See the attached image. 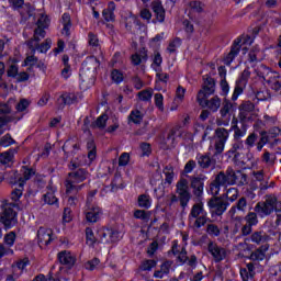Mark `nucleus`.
<instances>
[{
	"label": "nucleus",
	"instance_id": "nucleus-1",
	"mask_svg": "<svg viewBox=\"0 0 281 281\" xmlns=\"http://www.w3.org/2000/svg\"><path fill=\"white\" fill-rule=\"evenodd\" d=\"M89 177V171L85 168H79L71 170V172L68 173L66 178V194H78L82 188H85V184H77L82 183V181H87V178Z\"/></svg>",
	"mask_w": 281,
	"mask_h": 281
},
{
	"label": "nucleus",
	"instance_id": "nucleus-2",
	"mask_svg": "<svg viewBox=\"0 0 281 281\" xmlns=\"http://www.w3.org/2000/svg\"><path fill=\"white\" fill-rule=\"evenodd\" d=\"M225 186H236V171L234 168L228 167L225 171H220L216 176L214 181L210 184L211 194L214 196H218L221 192V187Z\"/></svg>",
	"mask_w": 281,
	"mask_h": 281
},
{
	"label": "nucleus",
	"instance_id": "nucleus-3",
	"mask_svg": "<svg viewBox=\"0 0 281 281\" xmlns=\"http://www.w3.org/2000/svg\"><path fill=\"white\" fill-rule=\"evenodd\" d=\"M95 194H98L97 190L90 191L88 193L86 205L83 209V214L86 216L87 223H99V221L102 218V207L95 203Z\"/></svg>",
	"mask_w": 281,
	"mask_h": 281
},
{
	"label": "nucleus",
	"instance_id": "nucleus-4",
	"mask_svg": "<svg viewBox=\"0 0 281 281\" xmlns=\"http://www.w3.org/2000/svg\"><path fill=\"white\" fill-rule=\"evenodd\" d=\"M207 223H212V220L207 217V211L203 207V202H199L192 205L189 213V224L193 229H201L205 227Z\"/></svg>",
	"mask_w": 281,
	"mask_h": 281
},
{
	"label": "nucleus",
	"instance_id": "nucleus-5",
	"mask_svg": "<svg viewBox=\"0 0 281 281\" xmlns=\"http://www.w3.org/2000/svg\"><path fill=\"white\" fill-rule=\"evenodd\" d=\"M14 207H19L18 203H10L8 201H3L1 205L2 212L0 213V223L4 225L5 229H10V227L16 225V212Z\"/></svg>",
	"mask_w": 281,
	"mask_h": 281
},
{
	"label": "nucleus",
	"instance_id": "nucleus-6",
	"mask_svg": "<svg viewBox=\"0 0 281 281\" xmlns=\"http://www.w3.org/2000/svg\"><path fill=\"white\" fill-rule=\"evenodd\" d=\"M176 194L171 195V203H177L180 201L181 207L186 210L188 207V203H190L191 194H190V187L188 186V181L184 178H181L176 184Z\"/></svg>",
	"mask_w": 281,
	"mask_h": 281
},
{
	"label": "nucleus",
	"instance_id": "nucleus-7",
	"mask_svg": "<svg viewBox=\"0 0 281 281\" xmlns=\"http://www.w3.org/2000/svg\"><path fill=\"white\" fill-rule=\"evenodd\" d=\"M100 67V61L95 56L87 57L82 63L79 76L83 82L92 81L95 78V71Z\"/></svg>",
	"mask_w": 281,
	"mask_h": 281
},
{
	"label": "nucleus",
	"instance_id": "nucleus-8",
	"mask_svg": "<svg viewBox=\"0 0 281 281\" xmlns=\"http://www.w3.org/2000/svg\"><path fill=\"white\" fill-rule=\"evenodd\" d=\"M49 16L46 14H41L36 23L37 27L34 31L33 38L27 42V47H36V43H40L42 38H45V35L47 34L45 30L49 27Z\"/></svg>",
	"mask_w": 281,
	"mask_h": 281
},
{
	"label": "nucleus",
	"instance_id": "nucleus-9",
	"mask_svg": "<svg viewBox=\"0 0 281 281\" xmlns=\"http://www.w3.org/2000/svg\"><path fill=\"white\" fill-rule=\"evenodd\" d=\"M278 203L280 202H278V198L274 195H266V201L258 202L254 210L260 218H265V216H271L273 214Z\"/></svg>",
	"mask_w": 281,
	"mask_h": 281
},
{
	"label": "nucleus",
	"instance_id": "nucleus-10",
	"mask_svg": "<svg viewBox=\"0 0 281 281\" xmlns=\"http://www.w3.org/2000/svg\"><path fill=\"white\" fill-rule=\"evenodd\" d=\"M209 210L212 216H223L229 206V202L222 196H213L207 201Z\"/></svg>",
	"mask_w": 281,
	"mask_h": 281
},
{
	"label": "nucleus",
	"instance_id": "nucleus-11",
	"mask_svg": "<svg viewBox=\"0 0 281 281\" xmlns=\"http://www.w3.org/2000/svg\"><path fill=\"white\" fill-rule=\"evenodd\" d=\"M203 80L204 82L202 89L199 90L196 95L198 102L200 100H205L210 98V95H214V93L216 92V81L214 80V78L206 75L203 77Z\"/></svg>",
	"mask_w": 281,
	"mask_h": 281
},
{
	"label": "nucleus",
	"instance_id": "nucleus-12",
	"mask_svg": "<svg viewBox=\"0 0 281 281\" xmlns=\"http://www.w3.org/2000/svg\"><path fill=\"white\" fill-rule=\"evenodd\" d=\"M10 8L20 12L21 16H32V4L25 3V0H9Z\"/></svg>",
	"mask_w": 281,
	"mask_h": 281
},
{
	"label": "nucleus",
	"instance_id": "nucleus-13",
	"mask_svg": "<svg viewBox=\"0 0 281 281\" xmlns=\"http://www.w3.org/2000/svg\"><path fill=\"white\" fill-rule=\"evenodd\" d=\"M98 236L101 238V243H117V240H120V232L113 228H100Z\"/></svg>",
	"mask_w": 281,
	"mask_h": 281
},
{
	"label": "nucleus",
	"instance_id": "nucleus-14",
	"mask_svg": "<svg viewBox=\"0 0 281 281\" xmlns=\"http://www.w3.org/2000/svg\"><path fill=\"white\" fill-rule=\"evenodd\" d=\"M207 251L213 256L215 262H222V260H225L227 258V250L225 248L218 246L214 241H210L207 244Z\"/></svg>",
	"mask_w": 281,
	"mask_h": 281
},
{
	"label": "nucleus",
	"instance_id": "nucleus-15",
	"mask_svg": "<svg viewBox=\"0 0 281 281\" xmlns=\"http://www.w3.org/2000/svg\"><path fill=\"white\" fill-rule=\"evenodd\" d=\"M207 177L204 175L193 176L191 177V188L193 190L194 196H203V190L205 188V180Z\"/></svg>",
	"mask_w": 281,
	"mask_h": 281
},
{
	"label": "nucleus",
	"instance_id": "nucleus-16",
	"mask_svg": "<svg viewBox=\"0 0 281 281\" xmlns=\"http://www.w3.org/2000/svg\"><path fill=\"white\" fill-rule=\"evenodd\" d=\"M198 103L200 104V106H202V109H209L211 113H216L218 109H221L223 101L221 100V98H218V95H214L211 99H201L200 101H198Z\"/></svg>",
	"mask_w": 281,
	"mask_h": 281
},
{
	"label": "nucleus",
	"instance_id": "nucleus-17",
	"mask_svg": "<svg viewBox=\"0 0 281 281\" xmlns=\"http://www.w3.org/2000/svg\"><path fill=\"white\" fill-rule=\"evenodd\" d=\"M196 161L198 166L202 168V170H209V168H212V170H214L216 168V159H214V157H212L210 153L198 154Z\"/></svg>",
	"mask_w": 281,
	"mask_h": 281
},
{
	"label": "nucleus",
	"instance_id": "nucleus-18",
	"mask_svg": "<svg viewBox=\"0 0 281 281\" xmlns=\"http://www.w3.org/2000/svg\"><path fill=\"white\" fill-rule=\"evenodd\" d=\"M54 231L52 228L40 227L37 231V240L40 247H47L52 243Z\"/></svg>",
	"mask_w": 281,
	"mask_h": 281
},
{
	"label": "nucleus",
	"instance_id": "nucleus-19",
	"mask_svg": "<svg viewBox=\"0 0 281 281\" xmlns=\"http://www.w3.org/2000/svg\"><path fill=\"white\" fill-rule=\"evenodd\" d=\"M232 111H234V103H232V101H229L228 99H224L220 109L221 120H225L224 126H227V124H229Z\"/></svg>",
	"mask_w": 281,
	"mask_h": 281
},
{
	"label": "nucleus",
	"instance_id": "nucleus-20",
	"mask_svg": "<svg viewBox=\"0 0 281 281\" xmlns=\"http://www.w3.org/2000/svg\"><path fill=\"white\" fill-rule=\"evenodd\" d=\"M240 43H243V37H237L234 41L231 47V52L225 58V65H232V61L236 58V56H238V54L240 53V47L243 46Z\"/></svg>",
	"mask_w": 281,
	"mask_h": 281
},
{
	"label": "nucleus",
	"instance_id": "nucleus-21",
	"mask_svg": "<svg viewBox=\"0 0 281 281\" xmlns=\"http://www.w3.org/2000/svg\"><path fill=\"white\" fill-rule=\"evenodd\" d=\"M78 102V97L75 93H63L58 99H57V105L58 109H65L67 105L76 104Z\"/></svg>",
	"mask_w": 281,
	"mask_h": 281
},
{
	"label": "nucleus",
	"instance_id": "nucleus-22",
	"mask_svg": "<svg viewBox=\"0 0 281 281\" xmlns=\"http://www.w3.org/2000/svg\"><path fill=\"white\" fill-rule=\"evenodd\" d=\"M258 262L252 261L246 265V268H240V277L243 281L254 280V276H256V267Z\"/></svg>",
	"mask_w": 281,
	"mask_h": 281
},
{
	"label": "nucleus",
	"instance_id": "nucleus-23",
	"mask_svg": "<svg viewBox=\"0 0 281 281\" xmlns=\"http://www.w3.org/2000/svg\"><path fill=\"white\" fill-rule=\"evenodd\" d=\"M151 8L156 16V20H153V23H164L166 21V9H164L161 2H153Z\"/></svg>",
	"mask_w": 281,
	"mask_h": 281
},
{
	"label": "nucleus",
	"instance_id": "nucleus-24",
	"mask_svg": "<svg viewBox=\"0 0 281 281\" xmlns=\"http://www.w3.org/2000/svg\"><path fill=\"white\" fill-rule=\"evenodd\" d=\"M60 265H65L66 267H68V269H71V267H74V265H76V257H74V255H71V252L67 251V250H63L58 254L57 256Z\"/></svg>",
	"mask_w": 281,
	"mask_h": 281
},
{
	"label": "nucleus",
	"instance_id": "nucleus-25",
	"mask_svg": "<svg viewBox=\"0 0 281 281\" xmlns=\"http://www.w3.org/2000/svg\"><path fill=\"white\" fill-rule=\"evenodd\" d=\"M254 109H256V105L251 101H244L239 105V120L245 122L249 113H252Z\"/></svg>",
	"mask_w": 281,
	"mask_h": 281
},
{
	"label": "nucleus",
	"instance_id": "nucleus-26",
	"mask_svg": "<svg viewBox=\"0 0 281 281\" xmlns=\"http://www.w3.org/2000/svg\"><path fill=\"white\" fill-rule=\"evenodd\" d=\"M267 251H269V245H263L252 251L249 259L252 260V262H260L261 260H265Z\"/></svg>",
	"mask_w": 281,
	"mask_h": 281
},
{
	"label": "nucleus",
	"instance_id": "nucleus-27",
	"mask_svg": "<svg viewBox=\"0 0 281 281\" xmlns=\"http://www.w3.org/2000/svg\"><path fill=\"white\" fill-rule=\"evenodd\" d=\"M61 23H63L61 34L63 36H66L67 38H69V36H71V15H69V13H64L61 16Z\"/></svg>",
	"mask_w": 281,
	"mask_h": 281
},
{
	"label": "nucleus",
	"instance_id": "nucleus-28",
	"mask_svg": "<svg viewBox=\"0 0 281 281\" xmlns=\"http://www.w3.org/2000/svg\"><path fill=\"white\" fill-rule=\"evenodd\" d=\"M115 2H109L108 8L102 11V16L104 21L113 22L115 21Z\"/></svg>",
	"mask_w": 281,
	"mask_h": 281
},
{
	"label": "nucleus",
	"instance_id": "nucleus-29",
	"mask_svg": "<svg viewBox=\"0 0 281 281\" xmlns=\"http://www.w3.org/2000/svg\"><path fill=\"white\" fill-rule=\"evenodd\" d=\"M238 212H245L247 210V198L243 196L240 198L237 203L231 207L229 215L234 217L236 215V211Z\"/></svg>",
	"mask_w": 281,
	"mask_h": 281
},
{
	"label": "nucleus",
	"instance_id": "nucleus-30",
	"mask_svg": "<svg viewBox=\"0 0 281 281\" xmlns=\"http://www.w3.org/2000/svg\"><path fill=\"white\" fill-rule=\"evenodd\" d=\"M142 22L135 15H130L125 19V29L127 32H135V27H139Z\"/></svg>",
	"mask_w": 281,
	"mask_h": 281
},
{
	"label": "nucleus",
	"instance_id": "nucleus-31",
	"mask_svg": "<svg viewBox=\"0 0 281 281\" xmlns=\"http://www.w3.org/2000/svg\"><path fill=\"white\" fill-rule=\"evenodd\" d=\"M54 192H56L54 187L48 186L47 192L46 194H44V202L47 203L48 205H56V203H58V198H56Z\"/></svg>",
	"mask_w": 281,
	"mask_h": 281
},
{
	"label": "nucleus",
	"instance_id": "nucleus-32",
	"mask_svg": "<svg viewBox=\"0 0 281 281\" xmlns=\"http://www.w3.org/2000/svg\"><path fill=\"white\" fill-rule=\"evenodd\" d=\"M52 47V41L49 38H46L44 43L38 45V42H36V46L29 47L32 52V54H36V49L41 52V54H45L49 48Z\"/></svg>",
	"mask_w": 281,
	"mask_h": 281
},
{
	"label": "nucleus",
	"instance_id": "nucleus-33",
	"mask_svg": "<svg viewBox=\"0 0 281 281\" xmlns=\"http://www.w3.org/2000/svg\"><path fill=\"white\" fill-rule=\"evenodd\" d=\"M106 122H109V115L102 114L91 124V128H99L102 131L106 128Z\"/></svg>",
	"mask_w": 281,
	"mask_h": 281
},
{
	"label": "nucleus",
	"instance_id": "nucleus-34",
	"mask_svg": "<svg viewBox=\"0 0 281 281\" xmlns=\"http://www.w3.org/2000/svg\"><path fill=\"white\" fill-rule=\"evenodd\" d=\"M215 137L217 142L227 144V139H229V131L225 130L224 127H218L215 130Z\"/></svg>",
	"mask_w": 281,
	"mask_h": 281
},
{
	"label": "nucleus",
	"instance_id": "nucleus-35",
	"mask_svg": "<svg viewBox=\"0 0 281 281\" xmlns=\"http://www.w3.org/2000/svg\"><path fill=\"white\" fill-rule=\"evenodd\" d=\"M232 131H234V140H243L247 135V125L243 124L241 127L235 125Z\"/></svg>",
	"mask_w": 281,
	"mask_h": 281
},
{
	"label": "nucleus",
	"instance_id": "nucleus-36",
	"mask_svg": "<svg viewBox=\"0 0 281 281\" xmlns=\"http://www.w3.org/2000/svg\"><path fill=\"white\" fill-rule=\"evenodd\" d=\"M252 243H256L257 245H260V243H263L266 238H270V236L265 233V231H256L250 236Z\"/></svg>",
	"mask_w": 281,
	"mask_h": 281
},
{
	"label": "nucleus",
	"instance_id": "nucleus-37",
	"mask_svg": "<svg viewBox=\"0 0 281 281\" xmlns=\"http://www.w3.org/2000/svg\"><path fill=\"white\" fill-rule=\"evenodd\" d=\"M138 207H142L143 210H149L151 202H150V195L148 194H140L138 195Z\"/></svg>",
	"mask_w": 281,
	"mask_h": 281
},
{
	"label": "nucleus",
	"instance_id": "nucleus-38",
	"mask_svg": "<svg viewBox=\"0 0 281 281\" xmlns=\"http://www.w3.org/2000/svg\"><path fill=\"white\" fill-rule=\"evenodd\" d=\"M164 175H165V183H168V186L172 184V181L175 179V169L172 168V166H166L162 170Z\"/></svg>",
	"mask_w": 281,
	"mask_h": 281
},
{
	"label": "nucleus",
	"instance_id": "nucleus-39",
	"mask_svg": "<svg viewBox=\"0 0 281 281\" xmlns=\"http://www.w3.org/2000/svg\"><path fill=\"white\" fill-rule=\"evenodd\" d=\"M157 267V261L155 259H146L142 261L139 266L140 271H153Z\"/></svg>",
	"mask_w": 281,
	"mask_h": 281
},
{
	"label": "nucleus",
	"instance_id": "nucleus-40",
	"mask_svg": "<svg viewBox=\"0 0 281 281\" xmlns=\"http://www.w3.org/2000/svg\"><path fill=\"white\" fill-rule=\"evenodd\" d=\"M142 120H144V115L139 110H133L128 115V122H133V124H142Z\"/></svg>",
	"mask_w": 281,
	"mask_h": 281
},
{
	"label": "nucleus",
	"instance_id": "nucleus-41",
	"mask_svg": "<svg viewBox=\"0 0 281 281\" xmlns=\"http://www.w3.org/2000/svg\"><path fill=\"white\" fill-rule=\"evenodd\" d=\"M260 135V139L257 143V150H262V148H265V146L267 144H269V134L267 133V131H261L259 132Z\"/></svg>",
	"mask_w": 281,
	"mask_h": 281
},
{
	"label": "nucleus",
	"instance_id": "nucleus-42",
	"mask_svg": "<svg viewBox=\"0 0 281 281\" xmlns=\"http://www.w3.org/2000/svg\"><path fill=\"white\" fill-rule=\"evenodd\" d=\"M181 130V125H176L175 127H172L168 135H167V139L166 142L169 144V146H173L175 145V137L177 136V133H179V131Z\"/></svg>",
	"mask_w": 281,
	"mask_h": 281
},
{
	"label": "nucleus",
	"instance_id": "nucleus-43",
	"mask_svg": "<svg viewBox=\"0 0 281 281\" xmlns=\"http://www.w3.org/2000/svg\"><path fill=\"white\" fill-rule=\"evenodd\" d=\"M98 239H95V235H93V229L90 227L86 228V243L89 247H93Z\"/></svg>",
	"mask_w": 281,
	"mask_h": 281
},
{
	"label": "nucleus",
	"instance_id": "nucleus-44",
	"mask_svg": "<svg viewBox=\"0 0 281 281\" xmlns=\"http://www.w3.org/2000/svg\"><path fill=\"white\" fill-rule=\"evenodd\" d=\"M247 176L240 170L236 171L235 186H247Z\"/></svg>",
	"mask_w": 281,
	"mask_h": 281
},
{
	"label": "nucleus",
	"instance_id": "nucleus-45",
	"mask_svg": "<svg viewBox=\"0 0 281 281\" xmlns=\"http://www.w3.org/2000/svg\"><path fill=\"white\" fill-rule=\"evenodd\" d=\"M245 221L248 225H251L252 227L256 226L258 224V212H249L245 216Z\"/></svg>",
	"mask_w": 281,
	"mask_h": 281
},
{
	"label": "nucleus",
	"instance_id": "nucleus-46",
	"mask_svg": "<svg viewBox=\"0 0 281 281\" xmlns=\"http://www.w3.org/2000/svg\"><path fill=\"white\" fill-rule=\"evenodd\" d=\"M27 262H30L27 259H21L16 263L12 265L13 273H16V271H20V273H23V269L27 267Z\"/></svg>",
	"mask_w": 281,
	"mask_h": 281
},
{
	"label": "nucleus",
	"instance_id": "nucleus-47",
	"mask_svg": "<svg viewBox=\"0 0 281 281\" xmlns=\"http://www.w3.org/2000/svg\"><path fill=\"white\" fill-rule=\"evenodd\" d=\"M111 78L115 85H120V82H124V74L121 70L113 69L111 72Z\"/></svg>",
	"mask_w": 281,
	"mask_h": 281
},
{
	"label": "nucleus",
	"instance_id": "nucleus-48",
	"mask_svg": "<svg viewBox=\"0 0 281 281\" xmlns=\"http://www.w3.org/2000/svg\"><path fill=\"white\" fill-rule=\"evenodd\" d=\"M206 234H209V236H215V237L221 236V228H218L216 224H207Z\"/></svg>",
	"mask_w": 281,
	"mask_h": 281
},
{
	"label": "nucleus",
	"instance_id": "nucleus-49",
	"mask_svg": "<svg viewBox=\"0 0 281 281\" xmlns=\"http://www.w3.org/2000/svg\"><path fill=\"white\" fill-rule=\"evenodd\" d=\"M238 150H245V144L243 143V140H235L229 153L235 155V157H238Z\"/></svg>",
	"mask_w": 281,
	"mask_h": 281
},
{
	"label": "nucleus",
	"instance_id": "nucleus-50",
	"mask_svg": "<svg viewBox=\"0 0 281 281\" xmlns=\"http://www.w3.org/2000/svg\"><path fill=\"white\" fill-rule=\"evenodd\" d=\"M12 159H14V155L12 154V151H4L0 154V164H2L3 166H8V164H10Z\"/></svg>",
	"mask_w": 281,
	"mask_h": 281
},
{
	"label": "nucleus",
	"instance_id": "nucleus-51",
	"mask_svg": "<svg viewBox=\"0 0 281 281\" xmlns=\"http://www.w3.org/2000/svg\"><path fill=\"white\" fill-rule=\"evenodd\" d=\"M12 122V117L8 115L0 116V137L5 133V126Z\"/></svg>",
	"mask_w": 281,
	"mask_h": 281
},
{
	"label": "nucleus",
	"instance_id": "nucleus-52",
	"mask_svg": "<svg viewBox=\"0 0 281 281\" xmlns=\"http://www.w3.org/2000/svg\"><path fill=\"white\" fill-rule=\"evenodd\" d=\"M238 189L236 188H229L226 190V199L227 201H231V203H234V201H236V199H238Z\"/></svg>",
	"mask_w": 281,
	"mask_h": 281
},
{
	"label": "nucleus",
	"instance_id": "nucleus-53",
	"mask_svg": "<svg viewBox=\"0 0 281 281\" xmlns=\"http://www.w3.org/2000/svg\"><path fill=\"white\" fill-rule=\"evenodd\" d=\"M177 47H181V38L179 37H176L169 43L167 50L169 52V54H175L177 52Z\"/></svg>",
	"mask_w": 281,
	"mask_h": 281
},
{
	"label": "nucleus",
	"instance_id": "nucleus-54",
	"mask_svg": "<svg viewBox=\"0 0 281 281\" xmlns=\"http://www.w3.org/2000/svg\"><path fill=\"white\" fill-rule=\"evenodd\" d=\"M4 245H7V247H12L14 245V243L16 241V234L14 232H10L8 233L4 238Z\"/></svg>",
	"mask_w": 281,
	"mask_h": 281
},
{
	"label": "nucleus",
	"instance_id": "nucleus-55",
	"mask_svg": "<svg viewBox=\"0 0 281 281\" xmlns=\"http://www.w3.org/2000/svg\"><path fill=\"white\" fill-rule=\"evenodd\" d=\"M256 142H258V134L251 133L245 140L247 148H254L256 146Z\"/></svg>",
	"mask_w": 281,
	"mask_h": 281
},
{
	"label": "nucleus",
	"instance_id": "nucleus-56",
	"mask_svg": "<svg viewBox=\"0 0 281 281\" xmlns=\"http://www.w3.org/2000/svg\"><path fill=\"white\" fill-rule=\"evenodd\" d=\"M20 188L21 189H14L11 192V199L14 201L13 203H16L23 196V182H20Z\"/></svg>",
	"mask_w": 281,
	"mask_h": 281
},
{
	"label": "nucleus",
	"instance_id": "nucleus-57",
	"mask_svg": "<svg viewBox=\"0 0 281 281\" xmlns=\"http://www.w3.org/2000/svg\"><path fill=\"white\" fill-rule=\"evenodd\" d=\"M134 218H138L140 221H148V218H150V213L144 210H136L134 212Z\"/></svg>",
	"mask_w": 281,
	"mask_h": 281
},
{
	"label": "nucleus",
	"instance_id": "nucleus-58",
	"mask_svg": "<svg viewBox=\"0 0 281 281\" xmlns=\"http://www.w3.org/2000/svg\"><path fill=\"white\" fill-rule=\"evenodd\" d=\"M14 144V140L10 134H5L0 139V146H3L4 148H8V146H12Z\"/></svg>",
	"mask_w": 281,
	"mask_h": 281
},
{
	"label": "nucleus",
	"instance_id": "nucleus-59",
	"mask_svg": "<svg viewBox=\"0 0 281 281\" xmlns=\"http://www.w3.org/2000/svg\"><path fill=\"white\" fill-rule=\"evenodd\" d=\"M262 160L268 164V166H273L276 164V154H271L269 151H265L262 156Z\"/></svg>",
	"mask_w": 281,
	"mask_h": 281
},
{
	"label": "nucleus",
	"instance_id": "nucleus-60",
	"mask_svg": "<svg viewBox=\"0 0 281 281\" xmlns=\"http://www.w3.org/2000/svg\"><path fill=\"white\" fill-rule=\"evenodd\" d=\"M138 98L143 102H148L153 98V90H143L138 92Z\"/></svg>",
	"mask_w": 281,
	"mask_h": 281
},
{
	"label": "nucleus",
	"instance_id": "nucleus-61",
	"mask_svg": "<svg viewBox=\"0 0 281 281\" xmlns=\"http://www.w3.org/2000/svg\"><path fill=\"white\" fill-rule=\"evenodd\" d=\"M87 148L89 150L88 153V159H90L91 161H93V159H95V143L93 142H89L87 144Z\"/></svg>",
	"mask_w": 281,
	"mask_h": 281
},
{
	"label": "nucleus",
	"instance_id": "nucleus-62",
	"mask_svg": "<svg viewBox=\"0 0 281 281\" xmlns=\"http://www.w3.org/2000/svg\"><path fill=\"white\" fill-rule=\"evenodd\" d=\"M189 8H191V10L193 12H198V13L203 12V3L199 2V1H195V0L189 2Z\"/></svg>",
	"mask_w": 281,
	"mask_h": 281
},
{
	"label": "nucleus",
	"instance_id": "nucleus-63",
	"mask_svg": "<svg viewBox=\"0 0 281 281\" xmlns=\"http://www.w3.org/2000/svg\"><path fill=\"white\" fill-rule=\"evenodd\" d=\"M111 186H112V190H117L120 188H124V186H122V176L115 175Z\"/></svg>",
	"mask_w": 281,
	"mask_h": 281
},
{
	"label": "nucleus",
	"instance_id": "nucleus-64",
	"mask_svg": "<svg viewBox=\"0 0 281 281\" xmlns=\"http://www.w3.org/2000/svg\"><path fill=\"white\" fill-rule=\"evenodd\" d=\"M154 98H155V104L157 109H159V111H164V94L156 93Z\"/></svg>",
	"mask_w": 281,
	"mask_h": 281
}]
</instances>
